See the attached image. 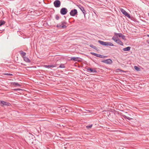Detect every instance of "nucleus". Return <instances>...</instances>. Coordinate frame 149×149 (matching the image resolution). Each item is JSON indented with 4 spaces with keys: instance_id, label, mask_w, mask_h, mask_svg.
<instances>
[{
    "instance_id": "obj_23",
    "label": "nucleus",
    "mask_w": 149,
    "mask_h": 149,
    "mask_svg": "<svg viewBox=\"0 0 149 149\" xmlns=\"http://www.w3.org/2000/svg\"><path fill=\"white\" fill-rule=\"evenodd\" d=\"M117 36L115 35V36H114L112 38V39L114 40L116 42V40H117Z\"/></svg>"
},
{
    "instance_id": "obj_21",
    "label": "nucleus",
    "mask_w": 149,
    "mask_h": 149,
    "mask_svg": "<svg viewBox=\"0 0 149 149\" xmlns=\"http://www.w3.org/2000/svg\"><path fill=\"white\" fill-rule=\"evenodd\" d=\"M12 84L13 86H20L21 85L17 83L14 82L12 83Z\"/></svg>"
},
{
    "instance_id": "obj_32",
    "label": "nucleus",
    "mask_w": 149,
    "mask_h": 149,
    "mask_svg": "<svg viewBox=\"0 0 149 149\" xmlns=\"http://www.w3.org/2000/svg\"><path fill=\"white\" fill-rule=\"evenodd\" d=\"M86 111H89V112H90V111H90L89 110H86Z\"/></svg>"
},
{
    "instance_id": "obj_2",
    "label": "nucleus",
    "mask_w": 149,
    "mask_h": 149,
    "mask_svg": "<svg viewBox=\"0 0 149 149\" xmlns=\"http://www.w3.org/2000/svg\"><path fill=\"white\" fill-rule=\"evenodd\" d=\"M61 24H58L56 27L58 28H62L63 29H65L67 27L66 25V22L65 21H63L61 22Z\"/></svg>"
},
{
    "instance_id": "obj_19",
    "label": "nucleus",
    "mask_w": 149,
    "mask_h": 149,
    "mask_svg": "<svg viewBox=\"0 0 149 149\" xmlns=\"http://www.w3.org/2000/svg\"><path fill=\"white\" fill-rule=\"evenodd\" d=\"M114 34L116 36H118L119 37H121L123 35L121 33H114Z\"/></svg>"
},
{
    "instance_id": "obj_15",
    "label": "nucleus",
    "mask_w": 149,
    "mask_h": 149,
    "mask_svg": "<svg viewBox=\"0 0 149 149\" xmlns=\"http://www.w3.org/2000/svg\"><path fill=\"white\" fill-rule=\"evenodd\" d=\"M56 66L54 65H44V67L46 68H53L54 67H55Z\"/></svg>"
},
{
    "instance_id": "obj_8",
    "label": "nucleus",
    "mask_w": 149,
    "mask_h": 149,
    "mask_svg": "<svg viewBox=\"0 0 149 149\" xmlns=\"http://www.w3.org/2000/svg\"><path fill=\"white\" fill-rule=\"evenodd\" d=\"M77 6L80 9V10L82 11L83 13L84 14V17L85 16V15L86 14V11L85 10L84 8L81 5H77Z\"/></svg>"
},
{
    "instance_id": "obj_18",
    "label": "nucleus",
    "mask_w": 149,
    "mask_h": 149,
    "mask_svg": "<svg viewBox=\"0 0 149 149\" xmlns=\"http://www.w3.org/2000/svg\"><path fill=\"white\" fill-rule=\"evenodd\" d=\"M131 49L130 47H126L123 48V50L124 51H129Z\"/></svg>"
},
{
    "instance_id": "obj_17",
    "label": "nucleus",
    "mask_w": 149,
    "mask_h": 149,
    "mask_svg": "<svg viewBox=\"0 0 149 149\" xmlns=\"http://www.w3.org/2000/svg\"><path fill=\"white\" fill-rule=\"evenodd\" d=\"M19 53L22 56L23 58V57H24L26 55V54L25 52H24L23 51L21 50L19 52Z\"/></svg>"
},
{
    "instance_id": "obj_20",
    "label": "nucleus",
    "mask_w": 149,
    "mask_h": 149,
    "mask_svg": "<svg viewBox=\"0 0 149 149\" xmlns=\"http://www.w3.org/2000/svg\"><path fill=\"white\" fill-rule=\"evenodd\" d=\"M89 46L95 50H98L97 48V47L92 44L90 45Z\"/></svg>"
},
{
    "instance_id": "obj_26",
    "label": "nucleus",
    "mask_w": 149,
    "mask_h": 149,
    "mask_svg": "<svg viewBox=\"0 0 149 149\" xmlns=\"http://www.w3.org/2000/svg\"><path fill=\"white\" fill-rule=\"evenodd\" d=\"M134 69L137 71H139L140 70V68L137 66H134Z\"/></svg>"
},
{
    "instance_id": "obj_33",
    "label": "nucleus",
    "mask_w": 149,
    "mask_h": 149,
    "mask_svg": "<svg viewBox=\"0 0 149 149\" xmlns=\"http://www.w3.org/2000/svg\"><path fill=\"white\" fill-rule=\"evenodd\" d=\"M148 36L149 37V34L148 35Z\"/></svg>"
},
{
    "instance_id": "obj_1",
    "label": "nucleus",
    "mask_w": 149,
    "mask_h": 149,
    "mask_svg": "<svg viewBox=\"0 0 149 149\" xmlns=\"http://www.w3.org/2000/svg\"><path fill=\"white\" fill-rule=\"evenodd\" d=\"M98 42L100 44L103 45L107 46H114V45L112 43L110 42H105L100 40H99L98 41Z\"/></svg>"
},
{
    "instance_id": "obj_4",
    "label": "nucleus",
    "mask_w": 149,
    "mask_h": 149,
    "mask_svg": "<svg viewBox=\"0 0 149 149\" xmlns=\"http://www.w3.org/2000/svg\"><path fill=\"white\" fill-rule=\"evenodd\" d=\"M68 12L67 9L65 8H63L60 10V13L63 15H65Z\"/></svg>"
},
{
    "instance_id": "obj_13",
    "label": "nucleus",
    "mask_w": 149,
    "mask_h": 149,
    "mask_svg": "<svg viewBox=\"0 0 149 149\" xmlns=\"http://www.w3.org/2000/svg\"><path fill=\"white\" fill-rule=\"evenodd\" d=\"M87 70L88 71H89L91 72L96 73L97 72L95 70L91 68H87Z\"/></svg>"
},
{
    "instance_id": "obj_29",
    "label": "nucleus",
    "mask_w": 149,
    "mask_h": 149,
    "mask_svg": "<svg viewBox=\"0 0 149 149\" xmlns=\"http://www.w3.org/2000/svg\"><path fill=\"white\" fill-rule=\"evenodd\" d=\"M121 37L123 39L125 40V36L124 35H123Z\"/></svg>"
},
{
    "instance_id": "obj_10",
    "label": "nucleus",
    "mask_w": 149,
    "mask_h": 149,
    "mask_svg": "<svg viewBox=\"0 0 149 149\" xmlns=\"http://www.w3.org/2000/svg\"><path fill=\"white\" fill-rule=\"evenodd\" d=\"M128 116L125 115H123V116L124 118L127 119L129 120L133 119V118L134 117L133 116H131L130 114H128Z\"/></svg>"
},
{
    "instance_id": "obj_3",
    "label": "nucleus",
    "mask_w": 149,
    "mask_h": 149,
    "mask_svg": "<svg viewBox=\"0 0 149 149\" xmlns=\"http://www.w3.org/2000/svg\"><path fill=\"white\" fill-rule=\"evenodd\" d=\"M61 4V2L59 0H56L54 2V6L56 8L60 7Z\"/></svg>"
},
{
    "instance_id": "obj_30",
    "label": "nucleus",
    "mask_w": 149,
    "mask_h": 149,
    "mask_svg": "<svg viewBox=\"0 0 149 149\" xmlns=\"http://www.w3.org/2000/svg\"><path fill=\"white\" fill-rule=\"evenodd\" d=\"M13 90H14L15 91H19V90H21V89H19V88H15V89H14Z\"/></svg>"
},
{
    "instance_id": "obj_6",
    "label": "nucleus",
    "mask_w": 149,
    "mask_h": 149,
    "mask_svg": "<svg viewBox=\"0 0 149 149\" xmlns=\"http://www.w3.org/2000/svg\"><path fill=\"white\" fill-rule=\"evenodd\" d=\"M90 53L92 55L100 58H104L107 57L106 56H104L100 54H98L94 52H91Z\"/></svg>"
},
{
    "instance_id": "obj_14",
    "label": "nucleus",
    "mask_w": 149,
    "mask_h": 149,
    "mask_svg": "<svg viewBox=\"0 0 149 149\" xmlns=\"http://www.w3.org/2000/svg\"><path fill=\"white\" fill-rule=\"evenodd\" d=\"M23 58L24 61L26 62L27 63H30L31 62L30 60L27 57L25 56L23 57Z\"/></svg>"
},
{
    "instance_id": "obj_22",
    "label": "nucleus",
    "mask_w": 149,
    "mask_h": 149,
    "mask_svg": "<svg viewBox=\"0 0 149 149\" xmlns=\"http://www.w3.org/2000/svg\"><path fill=\"white\" fill-rule=\"evenodd\" d=\"M5 22L4 20H0V26H1L3 24H4L5 23Z\"/></svg>"
},
{
    "instance_id": "obj_34",
    "label": "nucleus",
    "mask_w": 149,
    "mask_h": 149,
    "mask_svg": "<svg viewBox=\"0 0 149 149\" xmlns=\"http://www.w3.org/2000/svg\"><path fill=\"white\" fill-rule=\"evenodd\" d=\"M1 101H0V103H1Z\"/></svg>"
},
{
    "instance_id": "obj_28",
    "label": "nucleus",
    "mask_w": 149,
    "mask_h": 149,
    "mask_svg": "<svg viewBox=\"0 0 149 149\" xmlns=\"http://www.w3.org/2000/svg\"><path fill=\"white\" fill-rule=\"evenodd\" d=\"M4 74L5 75H7L12 76L13 75V74H11L8 73H5Z\"/></svg>"
},
{
    "instance_id": "obj_7",
    "label": "nucleus",
    "mask_w": 149,
    "mask_h": 149,
    "mask_svg": "<svg viewBox=\"0 0 149 149\" xmlns=\"http://www.w3.org/2000/svg\"><path fill=\"white\" fill-rule=\"evenodd\" d=\"M120 11L124 14L125 16L128 17L129 18H130V15L128 14L124 9L123 8H120Z\"/></svg>"
},
{
    "instance_id": "obj_9",
    "label": "nucleus",
    "mask_w": 149,
    "mask_h": 149,
    "mask_svg": "<svg viewBox=\"0 0 149 149\" xmlns=\"http://www.w3.org/2000/svg\"><path fill=\"white\" fill-rule=\"evenodd\" d=\"M101 62L106 64H111L112 63V61L110 59H107L106 60H102Z\"/></svg>"
},
{
    "instance_id": "obj_11",
    "label": "nucleus",
    "mask_w": 149,
    "mask_h": 149,
    "mask_svg": "<svg viewBox=\"0 0 149 149\" xmlns=\"http://www.w3.org/2000/svg\"><path fill=\"white\" fill-rule=\"evenodd\" d=\"M81 58L79 57H73L71 58L70 60H73L74 61H80Z\"/></svg>"
},
{
    "instance_id": "obj_5",
    "label": "nucleus",
    "mask_w": 149,
    "mask_h": 149,
    "mask_svg": "<svg viewBox=\"0 0 149 149\" xmlns=\"http://www.w3.org/2000/svg\"><path fill=\"white\" fill-rule=\"evenodd\" d=\"M77 11L76 9H72L71 10V11L70 13V15L71 16H74L75 15H77Z\"/></svg>"
},
{
    "instance_id": "obj_31",
    "label": "nucleus",
    "mask_w": 149,
    "mask_h": 149,
    "mask_svg": "<svg viewBox=\"0 0 149 149\" xmlns=\"http://www.w3.org/2000/svg\"><path fill=\"white\" fill-rule=\"evenodd\" d=\"M84 22V20H83V19H82L81 20V23H83Z\"/></svg>"
},
{
    "instance_id": "obj_25",
    "label": "nucleus",
    "mask_w": 149,
    "mask_h": 149,
    "mask_svg": "<svg viewBox=\"0 0 149 149\" xmlns=\"http://www.w3.org/2000/svg\"><path fill=\"white\" fill-rule=\"evenodd\" d=\"M92 124L91 125H87L86 126V127L88 129H90L92 127Z\"/></svg>"
},
{
    "instance_id": "obj_12",
    "label": "nucleus",
    "mask_w": 149,
    "mask_h": 149,
    "mask_svg": "<svg viewBox=\"0 0 149 149\" xmlns=\"http://www.w3.org/2000/svg\"><path fill=\"white\" fill-rule=\"evenodd\" d=\"M1 103L3 105L9 106L10 105V103L6 102L3 101H1Z\"/></svg>"
},
{
    "instance_id": "obj_27",
    "label": "nucleus",
    "mask_w": 149,
    "mask_h": 149,
    "mask_svg": "<svg viewBox=\"0 0 149 149\" xmlns=\"http://www.w3.org/2000/svg\"><path fill=\"white\" fill-rule=\"evenodd\" d=\"M55 18L57 20H58L59 19V17L58 15H56L55 16Z\"/></svg>"
},
{
    "instance_id": "obj_16",
    "label": "nucleus",
    "mask_w": 149,
    "mask_h": 149,
    "mask_svg": "<svg viewBox=\"0 0 149 149\" xmlns=\"http://www.w3.org/2000/svg\"><path fill=\"white\" fill-rule=\"evenodd\" d=\"M116 42L117 43L120 45H123V42L119 39H118L117 40H116Z\"/></svg>"
},
{
    "instance_id": "obj_24",
    "label": "nucleus",
    "mask_w": 149,
    "mask_h": 149,
    "mask_svg": "<svg viewBox=\"0 0 149 149\" xmlns=\"http://www.w3.org/2000/svg\"><path fill=\"white\" fill-rule=\"evenodd\" d=\"M59 68H65V67L64 64H61L59 66Z\"/></svg>"
}]
</instances>
